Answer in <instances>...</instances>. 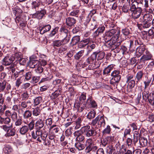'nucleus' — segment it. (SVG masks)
<instances>
[{
  "label": "nucleus",
  "mask_w": 154,
  "mask_h": 154,
  "mask_svg": "<svg viewBox=\"0 0 154 154\" xmlns=\"http://www.w3.org/2000/svg\"><path fill=\"white\" fill-rule=\"evenodd\" d=\"M120 31L118 30L117 33L115 35L114 38L111 39L108 42H105L108 45L109 47H111L116 48L121 44L123 40L120 39Z\"/></svg>",
  "instance_id": "nucleus-1"
},
{
  "label": "nucleus",
  "mask_w": 154,
  "mask_h": 154,
  "mask_svg": "<svg viewBox=\"0 0 154 154\" xmlns=\"http://www.w3.org/2000/svg\"><path fill=\"white\" fill-rule=\"evenodd\" d=\"M80 131L82 133H85L86 137H89L94 136L97 134L96 130L94 129H91L90 126L87 125L82 127Z\"/></svg>",
  "instance_id": "nucleus-2"
},
{
  "label": "nucleus",
  "mask_w": 154,
  "mask_h": 154,
  "mask_svg": "<svg viewBox=\"0 0 154 154\" xmlns=\"http://www.w3.org/2000/svg\"><path fill=\"white\" fill-rule=\"evenodd\" d=\"M60 37L63 38L62 41L68 43L70 39V35H68V30L64 26H62L60 29Z\"/></svg>",
  "instance_id": "nucleus-3"
},
{
  "label": "nucleus",
  "mask_w": 154,
  "mask_h": 154,
  "mask_svg": "<svg viewBox=\"0 0 154 154\" xmlns=\"http://www.w3.org/2000/svg\"><path fill=\"white\" fill-rule=\"evenodd\" d=\"M111 75L113 77L110 81L111 84L114 83H118L119 82L121 78L119 70H115L111 73Z\"/></svg>",
  "instance_id": "nucleus-4"
},
{
  "label": "nucleus",
  "mask_w": 154,
  "mask_h": 154,
  "mask_svg": "<svg viewBox=\"0 0 154 154\" xmlns=\"http://www.w3.org/2000/svg\"><path fill=\"white\" fill-rule=\"evenodd\" d=\"M118 30L115 29H112L106 32L104 37L105 42H107L111 39L114 38L115 35L113 37V35L116 33H117Z\"/></svg>",
  "instance_id": "nucleus-5"
},
{
  "label": "nucleus",
  "mask_w": 154,
  "mask_h": 154,
  "mask_svg": "<svg viewBox=\"0 0 154 154\" xmlns=\"http://www.w3.org/2000/svg\"><path fill=\"white\" fill-rule=\"evenodd\" d=\"M152 55L148 50H146L141 57L140 61V62L144 63L145 61L152 60Z\"/></svg>",
  "instance_id": "nucleus-6"
},
{
  "label": "nucleus",
  "mask_w": 154,
  "mask_h": 154,
  "mask_svg": "<svg viewBox=\"0 0 154 154\" xmlns=\"http://www.w3.org/2000/svg\"><path fill=\"white\" fill-rule=\"evenodd\" d=\"M146 50H148L146 48L145 45L139 46L136 50V55L137 57H140L146 52Z\"/></svg>",
  "instance_id": "nucleus-7"
},
{
  "label": "nucleus",
  "mask_w": 154,
  "mask_h": 154,
  "mask_svg": "<svg viewBox=\"0 0 154 154\" xmlns=\"http://www.w3.org/2000/svg\"><path fill=\"white\" fill-rule=\"evenodd\" d=\"M142 10V9L141 7L137 6V8L136 10L133 11H131L132 12L131 16L132 18L134 19L138 18L140 16Z\"/></svg>",
  "instance_id": "nucleus-8"
},
{
  "label": "nucleus",
  "mask_w": 154,
  "mask_h": 154,
  "mask_svg": "<svg viewBox=\"0 0 154 154\" xmlns=\"http://www.w3.org/2000/svg\"><path fill=\"white\" fill-rule=\"evenodd\" d=\"M46 13V11L44 9L40 11H38L35 14H32V17L33 18L41 19Z\"/></svg>",
  "instance_id": "nucleus-9"
},
{
  "label": "nucleus",
  "mask_w": 154,
  "mask_h": 154,
  "mask_svg": "<svg viewBox=\"0 0 154 154\" xmlns=\"http://www.w3.org/2000/svg\"><path fill=\"white\" fill-rule=\"evenodd\" d=\"M14 60V57L11 55H7L3 59V63L5 66L10 65Z\"/></svg>",
  "instance_id": "nucleus-10"
},
{
  "label": "nucleus",
  "mask_w": 154,
  "mask_h": 154,
  "mask_svg": "<svg viewBox=\"0 0 154 154\" xmlns=\"http://www.w3.org/2000/svg\"><path fill=\"white\" fill-rule=\"evenodd\" d=\"M32 104L30 100H28L27 101H23L20 104L19 106L22 107L20 109V110L23 112V109L26 108L27 109H29L31 107Z\"/></svg>",
  "instance_id": "nucleus-11"
},
{
  "label": "nucleus",
  "mask_w": 154,
  "mask_h": 154,
  "mask_svg": "<svg viewBox=\"0 0 154 154\" xmlns=\"http://www.w3.org/2000/svg\"><path fill=\"white\" fill-rule=\"evenodd\" d=\"M66 23L68 27H72L76 23V20L73 17H69L66 18Z\"/></svg>",
  "instance_id": "nucleus-12"
},
{
  "label": "nucleus",
  "mask_w": 154,
  "mask_h": 154,
  "mask_svg": "<svg viewBox=\"0 0 154 154\" xmlns=\"http://www.w3.org/2000/svg\"><path fill=\"white\" fill-rule=\"evenodd\" d=\"M97 54L96 52L93 53L90 57L87 59L86 62L88 64L94 63V60H95L96 59Z\"/></svg>",
  "instance_id": "nucleus-13"
},
{
  "label": "nucleus",
  "mask_w": 154,
  "mask_h": 154,
  "mask_svg": "<svg viewBox=\"0 0 154 154\" xmlns=\"http://www.w3.org/2000/svg\"><path fill=\"white\" fill-rule=\"evenodd\" d=\"M40 65V61L37 60H30L29 63L30 67L32 68H36Z\"/></svg>",
  "instance_id": "nucleus-14"
},
{
  "label": "nucleus",
  "mask_w": 154,
  "mask_h": 154,
  "mask_svg": "<svg viewBox=\"0 0 154 154\" xmlns=\"http://www.w3.org/2000/svg\"><path fill=\"white\" fill-rule=\"evenodd\" d=\"M83 117H79L77 118L75 122V129H79L81 126V123L83 120Z\"/></svg>",
  "instance_id": "nucleus-15"
},
{
  "label": "nucleus",
  "mask_w": 154,
  "mask_h": 154,
  "mask_svg": "<svg viewBox=\"0 0 154 154\" xmlns=\"http://www.w3.org/2000/svg\"><path fill=\"white\" fill-rule=\"evenodd\" d=\"M51 26L50 25H47L43 26L40 29V32L41 34H43L49 31L51 29Z\"/></svg>",
  "instance_id": "nucleus-16"
},
{
  "label": "nucleus",
  "mask_w": 154,
  "mask_h": 154,
  "mask_svg": "<svg viewBox=\"0 0 154 154\" xmlns=\"http://www.w3.org/2000/svg\"><path fill=\"white\" fill-rule=\"evenodd\" d=\"M105 124L106 122L104 116H101L100 117L99 116V121L98 123V127H104Z\"/></svg>",
  "instance_id": "nucleus-17"
},
{
  "label": "nucleus",
  "mask_w": 154,
  "mask_h": 154,
  "mask_svg": "<svg viewBox=\"0 0 154 154\" xmlns=\"http://www.w3.org/2000/svg\"><path fill=\"white\" fill-rule=\"evenodd\" d=\"M35 125L36 129L40 130L44 127V123L42 119H39L36 121Z\"/></svg>",
  "instance_id": "nucleus-18"
},
{
  "label": "nucleus",
  "mask_w": 154,
  "mask_h": 154,
  "mask_svg": "<svg viewBox=\"0 0 154 154\" xmlns=\"http://www.w3.org/2000/svg\"><path fill=\"white\" fill-rule=\"evenodd\" d=\"M143 19L144 22H149L152 20V16L149 13H146L143 16Z\"/></svg>",
  "instance_id": "nucleus-19"
},
{
  "label": "nucleus",
  "mask_w": 154,
  "mask_h": 154,
  "mask_svg": "<svg viewBox=\"0 0 154 154\" xmlns=\"http://www.w3.org/2000/svg\"><path fill=\"white\" fill-rule=\"evenodd\" d=\"M143 76V73L142 71H140L138 72L135 76V79L136 83H138L142 79Z\"/></svg>",
  "instance_id": "nucleus-20"
},
{
  "label": "nucleus",
  "mask_w": 154,
  "mask_h": 154,
  "mask_svg": "<svg viewBox=\"0 0 154 154\" xmlns=\"http://www.w3.org/2000/svg\"><path fill=\"white\" fill-rule=\"evenodd\" d=\"M114 65L113 64H111L105 68L103 70V75H106L109 73L113 69Z\"/></svg>",
  "instance_id": "nucleus-21"
},
{
  "label": "nucleus",
  "mask_w": 154,
  "mask_h": 154,
  "mask_svg": "<svg viewBox=\"0 0 154 154\" xmlns=\"http://www.w3.org/2000/svg\"><path fill=\"white\" fill-rule=\"evenodd\" d=\"M32 116V112L29 110H26L24 112L23 115V118L24 119H30Z\"/></svg>",
  "instance_id": "nucleus-22"
},
{
  "label": "nucleus",
  "mask_w": 154,
  "mask_h": 154,
  "mask_svg": "<svg viewBox=\"0 0 154 154\" xmlns=\"http://www.w3.org/2000/svg\"><path fill=\"white\" fill-rule=\"evenodd\" d=\"M35 133L34 131L32 132V137L34 139H36L38 137L40 136L41 134V131L40 130L36 129Z\"/></svg>",
  "instance_id": "nucleus-23"
},
{
  "label": "nucleus",
  "mask_w": 154,
  "mask_h": 154,
  "mask_svg": "<svg viewBox=\"0 0 154 154\" xmlns=\"http://www.w3.org/2000/svg\"><path fill=\"white\" fill-rule=\"evenodd\" d=\"M29 131L28 126L24 125L20 129V132L22 135H25Z\"/></svg>",
  "instance_id": "nucleus-24"
},
{
  "label": "nucleus",
  "mask_w": 154,
  "mask_h": 154,
  "mask_svg": "<svg viewBox=\"0 0 154 154\" xmlns=\"http://www.w3.org/2000/svg\"><path fill=\"white\" fill-rule=\"evenodd\" d=\"M23 122L25 124H26L27 126L28 127L29 130L30 131L33 129L34 128V122L33 121H32L29 124H28L29 122L27 120H24Z\"/></svg>",
  "instance_id": "nucleus-25"
},
{
  "label": "nucleus",
  "mask_w": 154,
  "mask_h": 154,
  "mask_svg": "<svg viewBox=\"0 0 154 154\" xmlns=\"http://www.w3.org/2000/svg\"><path fill=\"white\" fill-rule=\"evenodd\" d=\"M80 40V37L79 36H75L72 38L71 43L73 45H75L79 42Z\"/></svg>",
  "instance_id": "nucleus-26"
},
{
  "label": "nucleus",
  "mask_w": 154,
  "mask_h": 154,
  "mask_svg": "<svg viewBox=\"0 0 154 154\" xmlns=\"http://www.w3.org/2000/svg\"><path fill=\"white\" fill-rule=\"evenodd\" d=\"M84 50H82L77 53L74 56L75 59L78 60L83 56L84 54Z\"/></svg>",
  "instance_id": "nucleus-27"
},
{
  "label": "nucleus",
  "mask_w": 154,
  "mask_h": 154,
  "mask_svg": "<svg viewBox=\"0 0 154 154\" xmlns=\"http://www.w3.org/2000/svg\"><path fill=\"white\" fill-rule=\"evenodd\" d=\"M68 43H64L62 41V39L61 40H55L53 42V44L54 46L59 47L60 46L62 45H65Z\"/></svg>",
  "instance_id": "nucleus-28"
},
{
  "label": "nucleus",
  "mask_w": 154,
  "mask_h": 154,
  "mask_svg": "<svg viewBox=\"0 0 154 154\" xmlns=\"http://www.w3.org/2000/svg\"><path fill=\"white\" fill-rule=\"evenodd\" d=\"M50 132H51L54 134L57 133L59 130V128L56 127V125H53L51 126L49 129Z\"/></svg>",
  "instance_id": "nucleus-29"
},
{
  "label": "nucleus",
  "mask_w": 154,
  "mask_h": 154,
  "mask_svg": "<svg viewBox=\"0 0 154 154\" xmlns=\"http://www.w3.org/2000/svg\"><path fill=\"white\" fill-rule=\"evenodd\" d=\"M12 151V148L9 145L5 146L3 148L4 152L5 154H8Z\"/></svg>",
  "instance_id": "nucleus-30"
},
{
  "label": "nucleus",
  "mask_w": 154,
  "mask_h": 154,
  "mask_svg": "<svg viewBox=\"0 0 154 154\" xmlns=\"http://www.w3.org/2000/svg\"><path fill=\"white\" fill-rule=\"evenodd\" d=\"M96 114V112L94 110H91L88 113L87 115V118L89 119H91L95 117Z\"/></svg>",
  "instance_id": "nucleus-31"
},
{
  "label": "nucleus",
  "mask_w": 154,
  "mask_h": 154,
  "mask_svg": "<svg viewBox=\"0 0 154 154\" xmlns=\"http://www.w3.org/2000/svg\"><path fill=\"white\" fill-rule=\"evenodd\" d=\"M41 110L38 107H36L33 109L32 111V114L34 116H38L41 114Z\"/></svg>",
  "instance_id": "nucleus-32"
},
{
  "label": "nucleus",
  "mask_w": 154,
  "mask_h": 154,
  "mask_svg": "<svg viewBox=\"0 0 154 154\" xmlns=\"http://www.w3.org/2000/svg\"><path fill=\"white\" fill-rule=\"evenodd\" d=\"M91 98V97L90 96V97H88V98L87 100L86 103H90L92 107L93 108L97 106V104L94 100H92Z\"/></svg>",
  "instance_id": "nucleus-33"
},
{
  "label": "nucleus",
  "mask_w": 154,
  "mask_h": 154,
  "mask_svg": "<svg viewBox=\"0 0 154 154\" xmlns=\"http://www.w3.org/2000/svg\"><path fill=\"white\" fill-rule=\"evenodd\" d=\"M32 9H35L38 8L40 5V3L37 1H33L31 3Z\"/></svg>",
  "instance_id": "nucleus-34"
},
{
  "label": "nucleus",
  "mask_w": 154,
  "mask_h": 154,
  "mask_svg": "<svg viewBox=\"0 0 154 154\" xmlns=\"http://www.w3.org/2000/svg\"><path fill=\"white\" fill-rule=\"evenodd\" d=\"M75 146L79 150H82L85 148L84 144L81 143L80 142H77L75 144Z\"/></svg>",
  "instance_id": "nucleus-35"
},
{
  "label": "nucleus",
  "mask_w": 154,
  "mask_h": 154,
  "mask_svg": "<svg viewBox=\"0 0 154 154\" xmlns=\"http://www.w3.org/2000/svg\"><path fill=\"white\" fill-rule=\"evenodd\" d=\"M149 91L147 90L144 89V91L143 92L142 98L143 100L147 99L149 97Z\"/></svg>",
  "instance_id": "nucleus-36"
},
{
  "label": "nucleus",
  "mask_w": 154,
  "mask_h": 154,
  "mask_svg": "<svg viewBox=\"0 0 154 154\" xmlns=\"http://www.w3.org/2000/svg\"><path fill=\"white\" fill-rule=\"evenodd\" d=\"M94 141L91 138H89L87 139L85 142V145L87 146L88 147L91 146L94 144Z\"/></svg>",
  "instance_id": "nucleus-37"
},
{
  "label": "nucleus",
  "mask_w": 154,
  "mask_h": 154,
  "mask_svg": "<svg viewBox=\"0 0 154 154\" xmlns=\"http://www.w3.org/2000/svg\"><path fill=\"white\" fill-rule=\"evenodd\" d=\"M16 131L14 129H9L7 131V135L8 136H12L15 134Z\"/></svg>",
  "instance_id": "nucleus-38"
},
{
  "label": "nucleus",
  "mask_w": 154,
  "mask_h": 154,
  "mask_svg": "<svg viewBox=\"0 0 154 154\" xmlns=\"http://www.w3.org/2000/svg\"><path fill=\"white\" fill-rule=\"evenodd\" d=\"M134 41L135 45H139L140 46L143 45V42L139 38H135L134 39Z\"/></svg>",
  "instance_id": "nucleus-39"
},
{
  "label": "nucleus",
  "mask_w": 154,
  "mask_h": 154,
  "mask_svg": "<svg viewBox=\"0 0 154 154\" xmlns=\"http://www.w3.org/2000/svg\"><path fill=\"white\" fill-rule=\"evenodd\" d=\"M140 145L142 146H146L147 144V140L145 138H142L140 140Z\"/></svg>",
  "instance_id": "nucleus-40"
},
{
  "label": "nucleus",
  "mask_w": 154,
  "mask_h": 154,
  "mask_svg": "<svg viewBox=\"0 0 154 154\" xmlns=\"http://www.w3.org/2000/svg\"><path fill=\"white\" fill-rule=\"evenodd\" d=\"M111 131V129L110 126L109 125H108L103 131L102 133L103 134H109L110 133Z\"/></svg>",
  "instance_id": "nucleus-41"
},
{
  "label": "nucleus",
  "mask_w": 154,
  "mask_h": 154,
  "mask_svg": "<svg viewBox=\"0 0 154 154\" xmlns=\"http://www.w3.org/2000/svg\"><path fill=\"white\" fill-rule=\"evenodd\" d=\"M59 28L58 27H55L52 30L51 33L49 35V36L52 37L55 35L58 32Z\"/></svg>",
  "instance_id": "nucleus-42"
},
{
  "label": "nucleus",
  "mask_w": 154,
  "mask_h": 154,
  "mask_svg": "<svg viewBox=\"0 0 154 154\" xmlns=\"http://www.w3.org/2000/svg\"><path fill=\"white\" fill-rule=\"evenodd\" d=\"M98 121L99 116H97L95 119L92 120L91 122V125L92 127H95L97 124L98 125Z\"/></svg>",
  "instance_id": "nucleus-43"
},
{
  "label": "nucleus",
  "mask_w": 154,
  "mask_h": 154,
  "mask_svg": "<svg viewBox=\"0 0 154 154\" xmlns=\"http://www.w3.org/2000/svg\"><path fill=\"white\" fill-rule=\"evenodd\" d=\"M42 101V97L39 96L36 97L34 100V103L35 105H37L40 104Z\"/></svg>",
  "instance_id": "nucleus-44"
},
{
  "label": "nucleus",
  "mask_w": 154,
  "mask_h": 154,
  "mask_svg": "<svg viewBox=\"0 0 154 154\" xmlns=\"http://www.w3.org/2000/svg\"><path fill=\"white\" fill-rule=\"evenodd\" d=\"M6 82L5 81L0 82V92L4 91L6 87Z\"/></svg>",
  "instance_id": "nucleus-45"
},
{
  "label": "nucleus",
  "mask_w": 154,
  "mask_h": 154,
  "mask_svg": "<svg viewBox=\"0 0 154 154\" xmlns=\"http://www.w3.org/2000/svg\"><path fill=\"white\" fill-rule=\"evenodd\" d=\"M136 2H134V3H132V4H129V5L130 7V10L131 11H133L134 10H136L137 8V6Z\"/></svg>",
  "instance_id": "nucleus-46"
},
{
  "label": "nucleus",
  "mask_w": 154,
  "mask_h": 154,
  "mask_svg": "<svg viewBox=\"0 0 154 154\" xmlns=\"http://www.w3.org/2000/svg\"><path fill=\"white\" fill-rule=\"evenodd\" d=\"M21 97L23 100H26L28 99L29 95L27 92H24L21 94Z\"/></svg>",
  "instance_id": "nucleus-47"
},
{
  "label": "nucleus",
  "mask_w": 154,
  "mask_h": 154,
  "mask_svg": "<svg viewBox=\"0 0 154 154\" xmlns=\"http://www.w3.org/2000/svg\"><path fill=\"white\" fill-rule=\"evenodd\" d=\"M16 66L14 64H11L10 66L7 67L9 70L11 71L12 73H14L15 71Z\"/></svg>",
  "instance_id": "nucleus-48"
},
{
  "label": "nucleus",
  "mask_w": 154,
  "mask_h": 154,
  "mask_svg": "<svg viewBox=\"0 0 154 154\" xmlns=\"http://www.w3.org/2000/svg\"><path fill=\"white\" fill-rule=\"evenodd\" d=\"M15 58H17V60H18L20 59L22 57V54L20 52H16L14 56H13Z\"/></svg>",
  "instance_id": "nucleus-49"
},
{
  "label": "nucleus",
  "mask_w": 154,
  "mask_h": 154,
  "mask_svg": "<svg viewBox=\"0 0 154 154\" xmlns=\"http://www.w3.org/2000/svg\"><path fill=\"white\" fill-rule=\"evenodd\" d=\"M85 139V137L82 134L76 137V140L78 142H82Z\"/></svg>",
  "instance_id": "nucleus-50"
},
{
  "label": "nucleus",
  "mask_w": 154,
  "mask_h": 154,
  "mask_svg": "<svg viewBox=\"0 0 154 154\" xmlns=\"http://www.w3.org/2000/svg\"><path fill=\"white\" fill-rule=\"evenodd\" d=\"M147 99H148L149 102L150 104L152 105H154V94H152V96H150L149 98V97H148Z\"/></svg>",
  "instance_id": "nucleus-51"
},
{
  "label": "nucleus",
  "mask_w": 154,
  "mask_h": 154,
  "mask_svg": "<svg viewBox=\"0 0 154 154\" xmlns=\"http://www.w3.org/2000/svg\"><path fill=\"white\" fill-rule=\"evenodd\" d=\"M122 32L124 35L127 36L130 34V30L129 29L125 28L122 29Z\"/></svg>",
  "instance_id": "nucleus-52"
},
{
  "label": "nucleus",
  "mask_w": 154,
  "mask_h": 154,
  "mask_svg": "<svg viewBox=\"0 0 154 154\" xmlns=\"http://www.w3.org/2000/svg\"><path fill=\"white\" fill-rule=\"evenodd\" d=\"M12 124L11 123L10 125H9L8 126H7L6 125H5L1 126V127L5 131H8V130L9 129V128H12Z\"/></svg>",
  "instance_id": "nucleus-53"
},
{
  "label": "nucleus",
  "mask_w": 154,
  "mask_h": 154,
  "mask_svg": "<svg viewBox=\"0 0 154 154\" xmlns=\"http://www.w3.org/2000/svg\"><path fill=\"white\" fill-rule=\"evenodd\" d=\"M32 76V73L30 72H28L26 73L25 75V79L27 80H28L31 78Z\"/></svg>",
  "instance_id": "nucleus-54"
},
{
  "label": "nucleus",
  "mask_w": 154,
  "mask_h": 154,
  "mask_svg": "<svg viewBox=\"0 0 154 154\" xmlns=\"http://www.w3.org/2000/svg\"><path fill=\"white\" fill-rule=\"evenodd\" d=\"M79 11L78 10H74L70 13V15L71 16L77 17Z\"/></svg>",
  "instance_id": "nucleus-55"
},
{
  "label": "nucleus",
  "mask_w": 154,
  "mask_h": 154,
  "mask_svg": "<svg viewBox=\"0 0 154 154\" xmlns=\"http://www.w3.org/2000/svg\"><path fill=\"white\" fill-rule=\"evenodd\" d=\"M36 68L37 69H35V71L37 73H41L43 71V68L40 66V65Z\"/></svg>",
  "instance_id": "nucleus-56"
},
{
  "label": "nucleus",
  "mask_w": 154,
  "mask_h": 154,
  "mask_svg": "<svg viewBox=\"0 0 154 154\" xmlns=\"http://www.w3.org/2000/svg\"><path fill=\"white\" fill-rule=\"evenodd\" d=\"M59 94H60L58 92V91H55L52 94L51 96V97L52 99H55L58 96Z\"/></svg>",
  "instance_id": "nucleus-57"
},
{
  "label": "nucleus",
  "mask_w": 154,
  "mask_h": 154,
  "mask_svg": "<svg viewBox=\"0 0 154 154\" xmlns=\"http://www.w3.org/2000/svg\"><path fill=\"white\" fill-rule=\"evenodd\" d=\"M11 119L8 117H7L4 118L3 123L5 124L10 125V124L11 123Z\"/></svg>",
  "instance_id": "nucleus-58"
},
{
  "label": "nucleus",
  "mask_w": 154,
  "mask_h": 154,
  "mask_svg": "<svg viewBox=\"0 0 154 154\" xmlns=\"http://www.w3.org/2000/svg\"><path fill=\"white\" fill-rule=\"evenodd\" d=\"M11 118L13 121H15L16 120L17 118V113L15 112H14L12 113L11 115Z\"/></svg>",
  "instance_id": "nucleus-59"
},
{
  "label": "nucleus",
  "mask_w": 154,
  "mask_h": 154,
  "mask_svg": "<svg viewBox=\"0 0 154 154\" xmlns=\"http://www.w3.org/2000/svg\"><path fill=\"white\" fill-rule=\"evenodd\" d=\"M48 133L46 132L42 133L41 132V134L40 136L41 137L43 140H45L48 136Z\"/></svg>",
  "instance_id": "nucleus-60"
},
{
  "label": "nucleus",
  "mask_w": 154,
  "mask_h": 154,
  "mask_svg": "<svg viewBox=\"0 0 154 154\" xmlns=\"http://www.w3.org/2000/svg\"><path fill=\"white\" fill-rule=\"evenodd\" d=\"M105 27L103 26H101L99 27L97 29V31L98 33L100 34L103 33L105 30Z\"/></svg>",
  "instance_id": "nucleus-61"
},
{
  "label": "nucleus",
  "mask_w": 154,
  "mask_h": 154,
  "mask_svg": "<svg viewBox=\"0 0 154 154\" xmlns=\"http://www.w3.org/2000/svg\"><path fill=\"white\" fill-rule=\"evenodd\" d=\"M131 129H126L124 132V136L125 137H126L128 135L130 134Z\"/></svg>",
  "instance_id": "nucleus-62"
},
{
  "label": "nucleus",
  "mask_w": 154,
  "mask_h": 154,
  "mask_svg": "<svg viewBox=\"0 0 154 154\" xmlns=\"http://www.w3.org/2000/svg\"><path fill=\"white\" fill-rule=\"evenodd\" d=\"M128 84L130 88H134L135 86V81L133 79L131 80L128 83Z\"/></svg>",
  "instance_id": "nucleus-63"
},
{
  "label": "nucleus",
  "mask_w": 154,
  "mask_h": 154,
  "mask_svg": "<svg viewBox=\"0 0 154 154\" xmlns=\"http://www.w3.org/2000/svg\"><path fill=\"white\" fill-rule=\"evenodd\" d=\"M22 83V81L21 80V78L20 77L17 79L15 82L16 86L17 87H19Z\"/></svg>",
  "instance_id": "nucleus-64"
}]
</instances>
